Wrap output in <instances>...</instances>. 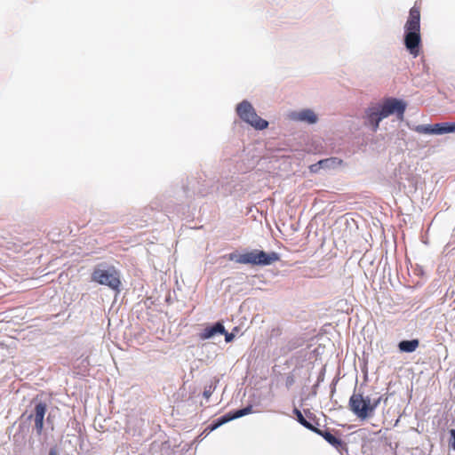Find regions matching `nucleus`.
<instances>
[{
  "label": "nucleus",
  "instance_id": "1",
  "mask_svg": "<svg viewBox=\"0 0 455 455\" xmlns=\"http://www.w3.org/2000/svg\"><path fill=\"white\" fill-rule=\"evenodd\" d=\"M420 43V12L419 7L413 6L404 25V45L414 58L419 54Z\"/></svg>",
  "mask_w": 455,
  "mask_h": 455
},
{
  "label": "nucleus",
  "instance_id": "2",
  "mask_svg": "<svg viewBox=\"0 0 455 455\" xmlns=\"http://www.w3.org/2000/svg\"><path fill=\"white\" fill-rule=\"evenodd\" d=\"M382 398L381 395H375L371 397L354 392L349 398L348 406L358 419L364 420L373 416Z\"/></svg>",
  "mask_w": 455,
  "mask_h": 455
},
{
  "label": "nucleus",
  "instance_id": "3",
  "mask_svg": "<svg viewBox=\"0 0 455 455\" xmlns=\"http://www.w3.org/2000/svg\"><path fill=\"white\" fill-rule=\"evenodd\" d=\"M229 259L239 264H251L255 266H269L280 259L275 251L266 252L260 250H252L245 253H230Z\"/></svg>",
  "mask_w": 455,
  "mask_h": 455
},
{
  "label": "nucleus",
  "instance_id": "4",
  "mask_svg": "<svg viewBox=\"0 0 455 455\" xmlns=\"http://www.w3.org/2000/svg\"><path fill=\"white\" fill-rule=\"evenodd\" d=\"M92 281L106 285L114 291H119L121 281L119 273L114 267L104 264L98 265L92 274Z\"/></svg>",
  "mask_w": 455,
  "mask_h": 455
},
{
  "label": "nucleus",
  "instance_id": "5",
  "mask_svg": "<svg viewBox=\"0 0 455 455\" xmlns=\"http://www.w3.org/2000/svg\"><path fill=\"white\" fill-rule=\"evenodd\" d=\"M238 116L256 130H264L268 126V122L260 118L252 105L248 100H243L236 106Z\"/></svg>",
  "mask_w": 455,
  "mask_h": 455
},
{
  "label": "nucleus",
  "instance_id": "6",
  "mask_svg": "<svg viewBox=\"0 0 455 455\" xmlns=\"http://www.w3.org/2000/svg\"><path fill=\"white\" fill-rule=\"evenodd\" d=\"M379 108L384 119L395 114L398 117H403L406 109V104L403 100L388 98L383 103H379Z\"/></svg>",
  "mask_w": 455,
  "mask_h": 455
},
{
  "label": "nucleus",
  "instance_id": "7",
  "mask_svg": "<svg viewBox=\"0 0 455 455\" xmlns=\"http://www.w3.org/2000/svg\"><path fill=\"white\" fill-rule=\"evenodd\" d=\"M381 115L379 103L372 104L365 109V124L371 126L373 132L379 129V123L384 119Z\"/></svg>",
  "mask_w": 455,
  "mask_h": 455
},
{
  "label": "nucleus",
  "instance_id": "8",
  "mask_svg": "<svg viewBox=\"0 0 455 455\" xmlns=\"http://www.w3.org/2000/svg\"><path fill=\"white\" fill-rule=\"evenodd\" d=\"M46 411V403L40 401L36 403L33 412L28 417V419H34L35 430L38 435L42 434L44 429V420Z\"/></svg>",
  "mask_w": 455,
  "mask_h": 455
},
{
  "label": "nucleus",
  "instance_id": "9",
  "mask_svg": "<svg viewBox=\"0 0 455 455\" xmlns=\"http://www.w3.org/2000/svg\"><path fill=\"white\" fill-rule=\"evenodd\" d=\"M290 116L294 121L303 122L309 124H314L318 121L316 114L310 108L292 112Z\"/></svg>",
  "mask_w": 455,
  "mask_h": 455
},
{
  "label": "nucleus",
  "instance_id": "10",
  "mask_svg": "<svg viewBox=\"0 0 455 455\" xmlns=\"http://www.w3.org/2000/svg\"><path fill=\"white\" fill-rule=\"evenodd\" d=\"M251 411H252V406L248 405L243 409L236 410L234 411H229V412L218 418L219 425H223V424H226L233 419L248 415L251 412Z\"/></svg>",
  "mask_w": 455,
  "mask_h": 455
},
{
  "label": "nucleus",
  "instance_id": "11",
  "mask_svg": "<svg viewBox=\"0 0 455 455\" xmlns=\"http://www.w3.org/2000/svg\"><path fill=\"white\" fill-rule=\"evenodd\" d=\"M224 332L225 327L223 323L217 322L213 325L205 327L199 334V338L202 340H205L213 338L217 334H222Z\"/></svg>",
  "mask_w": 455,
  "mask_h": 455
},
{
  "label": "nucleus",
  "instance_id": "12",
  "mask_svg": "<svg viewBox=\"0 0 455 455\" xmlns=\"http://www.w3.org/2000/svg\"><path fill=\"white\" fill-rule=\"evenodd\" d=\"M313 432L321 435L322 437H323V439L328 442L331 445H332L333 447L335 448H339L340 446H342V441L339 439V438H337L336 436H334L331 432L327 431V430H321L317 427H315V429H313Z\"/></svg>",
  "mask_w": 455,
  "mask_h": 455
},
{
  "label": "nucleus",
  "instance_id": "13",
  "mask_svg": "<svg viewBox=\"0 0 455 455\" xmlns=\"http://www.w3.org/2000/svg\"><path fill=\"white\" fill-rule=\"evenodd\" d=\"M342 164V160L338 157H330L319 161L323 170L335 169Z\"/></svg>",
  "mask_w": 455,
  "mask_h": 455
},
{
  "label": "nucleus",
  "instance_id": "14",
  "mask_svg": "<svg viewBox=\"0 0 455 455\" xmlns=\"http://www.w3.org/2000/svg\"><path fill=\"white\" fill-rule=\"evenodd\" d=\"M419 347L418 339L402 340L398 344L400 351L411 353Z\"/></svg>",
  "mask_w": 455,
  "mask_h": 455
},
{
  "label": "nucleus",
  "instance_id": "15",
  "mask_svg": "<svg viewBox=\"0 0 455 455\" xmlns=\"http://www.w3.org/2000/svg\"><path fill=\"white\" fill-rule=\"evenodd\" d=\"M434 134L442 135L451 133V123H437L433 124Z\"/></svg>",
  "mask_w": 455,
  "mask_h": 455
},
{
  "label": "nucleus",
  "instance_id": "16",
  "mask_svg": "<svg viewBox=\"0 0 455 455\" xmlns=\"http://www.w3.org/2000/svg\"><path fill=\"white\" fill-rule=\"evenodd\" d=\"M293 413L296 415L298 422L299 424H301L304 427H306L307 429L311 430V431H313V429L315 428V427H314L309 421H307L304 418L303 414L301 413V411L299 409L295 408L293 410Z\"/></svg>",
  "mask_w": 455,
  "mask_h": 455
},
{
  "label": "nucleus",
  "instance_id": "17",
  "mask_svg": "<svg viewBox=\"0 0 455 455\" xmlns=\"http://www.w3.org/2000/svg\"><path fill=\"white\" fill-rule=\"evenodd\" d=\"M414 131L420 134H434L433 124H419Z\"/></svg>",
  "mask_w": 455,
  "mask_h": 455
},
{
  "label": "nucleus",
  "instance_id": "18",
  "mask_svg": "<svg viewBox=\"0 0 455 455\" xmlns=\"http://www.w3.org/2000/svg\"><path fill=\"white\" fill-rule=\"evenodd\" d=\"M215 387H216L213 383H211L210 385L206 386L203 393L204 397L209 399L210 396L212 395L213 391L215 390Z\"/></svg>",
  "mask_w": 455,
  "mask_h": 455
},
{
  "label": "nucleus",
  "instance_id": "19",
  "mask_svg": "<svg viewBox=\"0 0 455 455\" xmlns=\"http://www.w3.org/2000/svg\"><path fill=\"white\" fill-rule=\"evenodd\" d=\"M322 169V165H319V161L309 166L310 172L317 173Z\"/></svg>",
  "mask_w": 455,
  "mask_h": 455
},
{
  "label": "nucleus",
  "instance_id": "20",
  "mask_svg": "<svg viewBox=\"0 0 455 455\" xmlns=\"http://www.w3.org/2000/svg\"><path fill=\"white\" fill-rule=\"evenodd\" d=\"M295 382L294 377L292 375H288L285 379V386L287 388H290Z\"/></svg>",
  "mask_w": 455,
  "mask_h": 455
},
{
  "label": "nucleus",
  "instance_id": "21",
  "mask_svg": "<svg viewBox=\"0 0 455 455\" xmlns=\"http://www.w3.org/2000/svg\"><path fill=\"white\" fill-rule=\"evenodd\" d=\"M223 334L225 335V340L228 343L233 341V339H235V334L234 333L227 332L225 331V332Z\"/></svg>",
  "mask_w": 455,
  "mask_h": 455
},
{
  "label": "nucleus",
  "instance_id": "22",
  "mask_svg": "<svg viewBox=\"0 0 455 455\" xmlns=\"http://www.w3.org/2000/svg\"><path fill=\"white\" fill-rule=\"evenodd\" d=\"M221 425H219V420L218 419H214L212 421V423L211 424V426L209 427L211 428V430H215L217 429L218 427H220Z\"/></svg>",
  "mask_w": 455,
  "mask_h": 455
},
{
  "label": "nucleus",
  "instance_id": "23",
  "mask_svg": "<svg viewBox=\"0 0 455 455\" xmlns=\"http://www.w3.org/2000/svg\"><path fill=\"white\" fill-rule=\"evenodd\" d=\"M48 455H59L58 450L56 447H52L49 451Z\"/></svg>",
  "mask_w": 455,
  "mask_h": 455
},
{
  "label": "nucleus",
  "instance_id": "24",
  "mask_svg": "<svg viewBox=\"0 0 455 455\" xmlns=\"http://www.w3.org/2000/svg\"><path fill=\"white\" fill-rule=\"evenodd\" d=\"M450 433H451V438L453 439L452 448L455 450V429H451Z\"/></svg>",
  "mask_w": 455,
  "mask_h": 455
},
{
  "label": "nucleus",
  "instance_id": "25",
  "mask_svg": "<svg viewBox=\"0 0 455 455\" xmlns=\"http://www.w3.org/2000/svg\"><path fill=\"white\" fill-rule=\"evenodd\" d=\"M455 132V123H451V133Z\"/></svg>",
  "mask_w": 455,
  "mask_h": 455
}]
</instances>
